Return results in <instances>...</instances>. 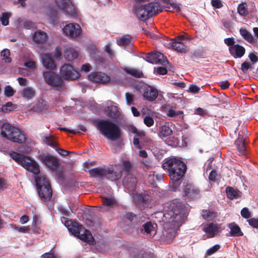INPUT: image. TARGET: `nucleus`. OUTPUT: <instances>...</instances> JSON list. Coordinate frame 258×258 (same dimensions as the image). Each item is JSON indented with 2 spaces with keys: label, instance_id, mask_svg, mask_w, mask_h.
Returning <instances> with one entry per match:
<instances>
[{
  "label": "nucleus",
  "instance_id": "nucleus-45",
  "mask_svg": "<svg viewBox=\"0 0 258 258\" xmlns=\"http://www.w3.org/2000/svg\"><path fill=\"white\" fill-rule=\"evenodd\" d=\"M226 193L227 197L231 200L236 198L238 196L237 191L230 186H228L226 188Z\"/></svg>",
  "mask_w": 258,
  "mask_h": 258
},
{
  "label": "nucleus",
  "instance_id": "nucleus-35",
  "mask_svg": "<svg viewBox=\"0 0 258 258\" xmlns=\"http://www.w3.org/2000/svg\"><path fill=\"white\" fill-rule=\"evenodd\" d=\"M78 53L74 49L67 48L64 51V57L67 61H72L78 57Z\"/></svg>",
  "mask_w": 258,
  "mask_h": 258
},
{
  "label": "nucleus",
  "instance_id": "nucleus-64",
  "mask_svg": "<svg viewBox=\"0 0 258 258\" xmlns=\"http://www.w3.org/2000/svg\"><path fill=\"white\" fill-rule=\"evenodd\" d=\"M248 58L253 64L258 62V56L254 53H250L248 55Z\"/></svg>",
  "mask_w": 258,
  "mask_h": 258
},
{
  "label": "nucleus",
  "instance_id": "nucleus-40",
  "mask_svg": "<svg viewBox=\"0 0 258 258\" xmlns=\"http://www.w3.org/2000/svg\"><path fill=\"white\" fill-rule=\"evenodd\" d=\"M43 141L47 145L54 148L57 146L55 138L52 136H45L43 137Z\"/></svg>",
  "mask_w": 258,
  "mask_h": 258
},
{
  "label": "nucleus",
  "instance_id": "nucleus-26",
  "mask_svg": "<svg viewBox=\"0 0 258 258\" xmlns=\"http://www.w3.org/2000/svg\"><path fill=\"white\" fill-rule=\"evenodd\" d=\"M121 172L114 171L112 168H105V174L104 177L111 180L116 181L118 180L121 177Z\"/></svg>",
  "mask_w": 258,
  "mask_h": 258
},
{
  "label": "nucleus",
  "instance_id": "nucleus-3",
  "mask_svg": "<svg viewBox=\"0 0 258 258\" xmlns=\"http://www.w3.org/2000/svg\"><path fill=\"white\" fill-rule=\"evenodd\" d=\"M163 11V7L158 2H152L144 5H135L133 13L140 20L144 21Z\"/></svg>",
  "mask_w": 258,
  "mask_h": 258
},
{
  "label": "nucleus",
  "instance_id": "nucleus-19",
  "mask_svg": "<svg viewBox=\"0 0 258 258\" xmlns=\"http://www.w3.org/2000/svg\"><path fill=\"white\" fill-rule=\"evenodd\" d=\"M167 45L168 47L178 52L186 53L189 50L186 46L177 38L171 39Z\"/></svg>",
  "mask_w": 258,
  "mask_h": 258
},
{
  "label": "nucleus",
  "instance_id": "nucleus-32",
  "mask_svg": "<svg viewBox=\"0 0 258 258\" xmlns=\"http://www.w3.org/2000/svg\"><path fill=\"white\" fill-rule=\"evenodd\" d=\"M172 133V130L169 125V123H166L160 127L159 136L163 138L170 136Z\"/></svg>",
  "mask_w": 258,
  "mask_h": 258
},
{
  "label": "nucleus",
  "instance_id": "nucleus-61",
  "mask_svg": "<svg viewBox=\"0 0 258 258\" xmlns=\"http://www.w3.org/2000/svg\"><path fill=\"white\" fill-rule=\"evenodd\" d=\"M249 224L253 228H258V219L250 218L247 220Z\"/></svg>",
  "mask_w": 258,
  "mask_h": 258
},
{
  "label": "nucleus",
  "instance_id": "nucleus-31",
  "mask_svg": "<svg viewBox=\"0 0 258 258\" xmlns=\"http://www.w3.org/2000/svg\"><path fill=\"white\" fill-rule=\"evenodd\" d=\"M228 227L230 229L229 235L230 236H241L243 235L240 227L235 223H231L228 225Z\"/></svg>",
  "mask_w": 258,
  "mask_h": 258
},
{
  "label": "nucleus",
  "instance_id": "nucleus-5",
  "mask_svg": "<svg viewBox=\"0 0 258 258\" xmlns=\"http://www.w3.org/2000/svg\"><path fill=\"white\" fill-rule=\"evenodd\" d=\"M35 185L38 195L43 202L50 201L52 196V189L48 179L44 175L34 177Z\"/></svg>",
  "mask_w": 258,
  "mask_h": 258
},
{
  "label": "nucleus",
  "instance_id": "nucleus-17",
  "mask_svg": "<svg viewBox=\"0 0 258 258\" xmlns=\"http://www.w3.org/2000/svg\"><path fill=\"white\" fill-rule=\"evenodd\" d=\"M247 131L246 129H243L242 131V134H244L243 135H241L240 132H239L238 137L235 142L237 149L241 154H244L246 151L245 143L247 136L245 133Z\"/></svg>",
  "mask_w": 258,
  "mask_h": 258
},
{
  "label": "nucleus",
  "instance_id": "nucleus-21",
  "mask_svg": "<svg viewBox=\"0 0 258 258\" xmlns=\"http://www.w3.org/2000/svg\"><path fill=\"white\" fill-rule=\"evenodd\" d=\"M133 258H156L154 254L144 249L134 248L131 252Z\"/></svg>",
  "mask_w": 258,
  "mask_h": 258
},
{
  "label": "nucleus",
  "instance_id": "nucleus-39",
  "mask_svg": "<svg viewBox=\"0 0 258 258\" xmlns=\"http://www.w3.org/2000/svg\"><path fill=\"white\" fill-rule=\"evenodd\" d=\"M237 13L241 16H246L249 14L246 3H242L237 7Z\"/></svg>",
  "mask_w": 258,
  "mask_h": 258
},
{
  "label": "nucleus",
  "instance_id": "nucleus-47",
  "mask_svg": "<svg viewBox=\"0 0 258 258\" xmlns=\"http://www.w3.org/2000/svg\"><path fill=\"white\" fill-rule=\"evenodd\" d=\"M10 51L8 49H4L1 51V56L5 62H10L12 61L10 57Z\"/></svg>",
  "mask_w": 258,
  "mask_h": 258
},
{
  "label": "nucleus",
  "instance_id": "nucleus-48",
  "mask_svg": "<svg viewBox=\"0 0 258 258\" xmlns=\"http://www.w3.org/2000/svg\"><path fill=\"white\" fill-rule=\"evenodd\" d=\"M220 248V246L219 244H216L212 247L208 249L205 254V256H208L211 255L217 252Z\"/></svg>",
  "mask_w": 258,
  "mask_h": 258
},
{
  "label": "nucleus",
  "instance_id": "nucleus-59",
  "mask_svg": "<svg viewBox=\"0 0 258 258\" xmlns=\"http://www.w3.org/2000/svg\"><path fill=\"white\" fill-rule=\"evenodd\" d=\"M204 53L202 50H197L195 51L192 54L191 57L194 59V58H200L204 56Z\"/></svg>",
  "mask_w": 258,
  "mask_h": 258
},
{
  "label": "nucleus",
  "instance_id": "nucleus-18",
  "mask_svg": "<svg viewBox=\"0 0 258 258\" xmlns=\"http://www.w3.org/2000/svg\"><path fill=\"white\" fill-rule=\"evenodd\" d=\"M88 79L91 82L104 84L109 81L110 78L106 74L101 72L92 73L88 76Z\"/></svg>",
  "mask_w": 258,
  "mask_h": 258
},
{
  "label": "nucleus",
  "instance_id": "nucleus-14",
  "mask_svg": "<svg viewBox=\"0 0 258 258\" xmlns=\"http://www.w3.org/2000/svg\"><path fill=\"white\" fill-rule=\"evenodd\" d=\"M64 34L72 38H76L80 35L82 29L77 23H70L66 25L62 29Z\"/></svg>",
  "mask_w": 258,
  "mask_h": 258
},
{
  "label": "nucleus",
  "instance_id": "nucleus-41",
  "mask_svg": "<svg viewBox=\"0 0 258 258\" xmlns=\"http://www.w3.org/2000/svg\"><path fill=\"white\" fill-rule=\"evenodd\" d=\"M202 216L204 219L206 220H210L216 216V214L212 210H203Z\"/></svg>",
  "mask_w": 258,
  "mask_h": 258
},
{
  "label": "nucleus",
  "instance_id": "nucleus-55",
  "mask_svg": "<svg viewBox=\"0 0 258 258\" xmlns=\"http://www.w3.org/2000/svg\"><path fill=\"white\" fill-rule=\"evenodd\" d=\"M39 173H40L39 166L38 163L33 159V174L36 175V176L35 177H36L37 176L42 175V174H39Z\"/></svg>",
  "mask_w": 258,
  "mask_h": 258
},
{
  "label": "nucleus",
  "instance_id": "nucleus-52",
  "mask_svg": "<svg viewBox=\"0 0 258 258\" xmlns=\"http://www.w3.org/2000/svg\"><path fill=\"white\" fill-rule=\"evenodd\" d=\"M253 67L249 62L245 61L241 64V70L243 73H246L248 70H252Z\"/></svg>",
  "mask_w": 258,
  "mask_h": 258
},
{
  "label": "nucleus",
  "instance_id": "nucleus-44",
  "mask_svg": "<svg viewBox=\"0 0 258 258\" xmlns=\"http://www.w3.org/2000/svg\"><path fill=\"white\" fill-rule=\"evenodd\" d=\"M48 105L46 101L41 99L39 100L35 107L36 110H39L40 111H45L48 109Z\"/></svg>",
  "mask_w": 258,
  "mask_h": 258
},
{
  "label": "nucleus",
  "instance_id": "nucleus-9",
  "mask_svg": "<svg viewBox=\"0 0 258 258\" xmlns=\"http://www.w3.org/2000/svg\"><path fill=\"white\" fill-rule=\"evenodd\" d=\"M59 75L65 80H76L79 78L80 75L72 66L65 63L59 69Z\"/></svg>",
  "mask_w": 258,
  "mask_h": 258
},
{
  "label": "nucleus",
  "instance_id": "nucleus-8",
  "mask_svg": "<svg viewBox=\"0 0 258 258\" xmlns=\"http://www.w3.org/2000/svg\"><path fill=\"white\" fill-rule=\"evenodd\" d=\"M9 155L11 158L27 170L32 172V159L30 157L14 151L10 152Z\"/></svg>",
  "mask_w": 258,
  "mask_h": 258
},
{
  "label": "nucleus",
  "instance_id": "nucleus-58",
  "mask_svg": "<svg viewBox=\"0 0 258 258\" xmlns=\"http://www.w3.org/2000/svg\"><path fill=\"white\" fill-rule=\"evenodd\" d=\"M241 216L245 219H248L250 216V213L247 208H243L241 211Z\"/></svg>",
  "mask_w": 258,
  "mask_h": 258
},
{
  "label": "nucleus",
  "instance_id": "nucleus-36",
  "mask_svg": "<svg viewBox=\"0 0 258 258\" xmlns=\"http://www.w3.org/2000/svg\"><path fill=\"white\" fill-rule=\"evenodd\" d=\"M239 33L242 38L249 43H253L255 42L253 36L247 29L240 28L239 30Z\"/></svg>",
  "mask_w": 258,
  "mask_h": 258
},
{
  "label": "nucleus",
  "instance_id": "nucleus-10",
  "mask_svg": "<svg viewBox=\"0 0 258 258\" xmlns=\"http://www.w3.org/2000/svg\"><path fill=\"white\" fill-rule=\"evenodd\" d=\"M39 159L52 172L57 173L60 164L57 158L49 154H42L39 156Z\"/></svg>",
  "mask_w": 258,
  "mask_h": 258
},
{
  "label": "nucleus",
  "instance_id": "nucleus-43",
  "mask_svg": "<svg viewBox=\"0 0 258 258\" xmlns=\"http://www.w3.org/2000/svg\"><path fill=\"white\" fill-rule=\"evenodd\" d=\"M123 170L125 172L126 175L132 174V166L131 162L128 161H123L122 162Z\"/></svg>",
  "mask_w": 258,
  "mask_h": 258
},
{
  "label": "nucleus",
  "instance_id": "nucleus-24",
  "mask_svg": "<svg viewBox=\"0 0 258 258\" xmlns=\"http://www.w3.org/2000/svg\"><path fill=\"white\" fill-rule=\"evenodd\" d=\"M230 53L234 58H240L244 54L245 49L244 47L236 44L229 48Z\"/></svg>",
  "mask_w": 258,
  "mask_h": 258
},
{
  "label": "nucleus",
  "instance_id": "nucleus-37",
  "mask_svg": "<svg viewBox=\"0 0 258 258\" xmlns=\"http://www.w3.org/2000/svg\"><path fill=\"white\" fill-rule=\"evenodd\" d=\"M123 70L127 74L131 75L132 76L137 78H140L143 77L144 75L142 71L132 68H124Z\"/></svg>",
  "mask_w": 258,
  "mask_h": 258
},
{
  "label": "nucleus",
  "instance_id": "nucleus-28",
  "mask_svg": "<svg viewBox=\"0 0 258 258\" xmlns=\"http://www.w3.org/2000/svg\"><path fill=\"white\" fill-rule=\"evenodd\" d=\"M116 204L115 200L113 198H103L102 205L99 208L102 211H106L109 210Z\"/></svg>",
  "mask_w": 258,
  "mask_h": 258
},
{
  "label": "nucleus",
  "instance_id": "nucleus-4",
  "mask_svg": "<svg viewBox=\"0 0 258 258\" xmlns=\"http://www.w3.org/2000/svg\"><path fill=\"white\" fill-rule=\"evenodd\" d=\"M95 126L103 136L111 141L116 140L121 136L119 127L110 119L99 120Z\"/></svg>",
  "mask_w": 258,
  "mask_h": 258
},
{
  "label": "nucleus",
  "instance_id": "nucleus-33",
  "mask_svg": "<svg viewBox=\"0 0 258 258\" xmlns=\"http://www.w3.org/2000/svg\"><path fill=\"white\" fill-rule=\"evenodd\" d=\"M132 37L128 35H124L116 39L117 44L120 46H126L131 44Z\"/></svg>",
  "mask_w": 258,
  "mask_h": 258
},
{
  "label": "nucleus",
  "instance_id": "nucleus-51",
  "mask_svg": "<svg viewBox=\"0 0 258 258\" xmlns=\"http://www.w3.org/2000/svg\"><path fill=\"white\" fill-rule=\"evenodd\" d=\"M126 103L128 105H134V95L127 92L125 94Z\"/></svg>",
  "mask_w": 258,
  "mask_h": 258
},
{
  "label": "nucleus",
  "instance_id": "nucleus-30",
  "mask_svg": "<svg viewBox=\"0 0 258 258\" xmlns=\"http://www.w3.org/2000/svg\"><path fill=\"white\" fill-rule=\"evenodd\" d=\"M90 177L92 178H100L104 177L105 168L96 167L88 170Z\"/></svg>",
  "mask_w": 258,
  "mask_h": 258
},
{
  "label": "nucleus",
  "instance_id": "nucleus-11",
  "mask_svg": "<svg viewBox=\"0 0 258 258\" xmlns=\"http://www.w3.org/2000/svg\"><path fill=\"white\" fill-rule=\"evenodd\" d=\"M57 6L66 15L75 17L76 11L70 0H55Z\"/></svg>",
  "mask_w": 258,
  "mask_h": 258
},
{
  "label": "nucleus",
  "instance_id": "nucleus-2",
  "mask_svg": "<svg viewBox=\"0 0 258 258\" xmlns=\"http://www.w3.org/2000/svg\"><path fill=\"white\" fill-rule=\"evenodd\" d=\"M188 206L178 199L173 200L165 204L164 217L169 222L182 224L188 215Z\"/></svg>",
  "mask_w": 258,
  "mask_h": 258
},
{
  "label": "nucleus",
  "instance_id": "nucleus-56",
  "mask_svg": "<svg viewBox=\"0 0 258 258\" xmlns=\"http://www.w3.org/2000/svg\"><path fill=\"white\" fill-rule=\"evenodd\" d=\"M14 92L13 89L10 86H7L5 88V95L7 97L12 96Z\"/></svg>",
  "mask_w": 258,
  "mask_h": 258
},
{
  "label": "nucleus",
  "instance_id": "nucleus-22",
  "mask_svg": "<svg viewBox=\"0 0 258 258\" xmlns=\"http://www.w3.org/2000/svg\"><path fill=\"white\" fill-rule=\"evenodd\" d=\"M122 183L125 188L128 189L130 191H134L137 184V180L133 174H129L125 175Z\"/></svg>",
  "mask_w": 258,
  "mask_h": 258
},
{
  "label": "nucleus",
  "instance_id": "nucleus-13",
  "mask_svg": "<svg viewBox=\"0 0 258 258\" xmlns=\"http://www.w3.org/2000/svg\"><path fill=\"white\" fill-rule=\"evenodd\" d=\"M141 90L143 92L144 98L149 101H154L158 96L157 90L147 84L142 85Z\"/></svg>",
  "mask_w": 258,
  "mask_h": 258
},
{
  "label": "nucleus",
  "instance_id": "nucleus-15",
  "mask_svg": "<svg viewBox=\"0 0 258 258\" xmlns=\"http://www.w3.org/2000/svg\"><path fill=\"white\" fill-rule=\"evenodd\" d=\"M145 59L146 61L153 64L161 63L165 65L166 63H168V61L166 57L159 52L155 53L150 52L146 55Z\"/></svg>",
  "mask_w": 258,
  "mask_h": 258
},
{
  "label": "nucleus",
  "instance_id": "nucleus-7",
  "mask_svg": "<svg viewBox=\"0 0 258 258\" xmlns=\"http://www.w3.org/2000/svg\"><path fill=\"white\" fill-rule=\"evenodd\" d=\"M43 77L48 85L57 90H60L63 86V81L61 76L52 72H44Z\"/></svg>",
  "mask_w": 258,
  "mask_h": 258
},
{
  "label": "nucleus",
  "instance_id": "nucleus-12",
  "mask_svg": "<svg viewBox=\"0 0 258 258\" xmlns=\"http://www.w3.org/2000/svg\"><path fill=\"white\" fill-rule=\"evenodd\" d=\"M183 196L188 201L195 200L200 197V191L191 184H187L183 189Z\"/></svg>",
  "mask_w": 258,
  "mask_h": 258
},
{
  "label": "nucleus",
  "instance_id": "nucleus-62",
  "mask_svg": "<svg viewBox=\"0 0 258 258\" xmlns=\"http://www.w3.org/2000/svg\"><path fill=\"white\" fill-rule=\"evenodd\" d=\"M56 257L53 251L51 249L48 252H46L43 254L41 258H55Z\"/></svg>",
  "mask_w": 258,
  "mask_h": 258
},
{
  "label": "nucleus",
  "instance_id": "nucleus-20",
  "mask_svg": "<svg viewBox=\"0 0 258 258\" xmlns=\"http://www.w3.org/2000/svg\"><path fill=\"white\" fill-rule=\"evenodd\" d=\"M133 197L135 203L144 207H147L151 201V197L148 195L143 194H133Z\"/></svg>",
  "mask_w": 258,
  "mask_h": 258
},
{
  "label": "nucleus",
  "instance_id": "nucleus-60",
  "mask_svg": "<svg viewBox=\"0 0 258 258\" xmlns=\"http://www.w3.org/2000/svg\"><path fill=\"white\" fill-rule=\"evenodd\" d=\"M104 50L108 53V55L111 58L114 56V53L109 44H108L105 46Z\"/></svg>",
  "mask_w": 258,
  "mask_h": 258
},
{
  "label": "nucleus",
  "instance_id": "nucleus-34",
  "mask_svg": "<svg viewBox=\"0 0 258 258\" xmlns=\"http://www.w3.org/2000/svg\"><path fill=\"white\" fill-rule=\"evenodd\" d=\"M41 221L40 217L38 215L33 216V233L41 234L43 230L41 229Z\"/></svg>",
  "mask_w": 258,
  "mask_h": 258
},
{
  "label": "nucleus",
  "instance_id": "nucleus-53",
  "mask_svg": "<svg viewBox=\"0 0 258 258\" xmlns=\"http://www.w3.org/2000/svg\"><path fill=\"white\" fill-rule=\"evenodd\" d=\"M128 130L131 132L132 133H134V134H137V135L139 137H143L145 136V134L144 132H139L138 131V130L137 128L134 125H131L129 127H128Z\"/></svg>",
  "mask_w": 258,
  "mask_h": 258
},
{
  "label": "nucleus",
  "instance_id": "nucleus-54",
  "mask_svg": "<svg viewBox=\"0 0 258 258\" xmlns=\"http://www.w3.org/2000/svg\"><path fill=\"white\" fill-rule=\"evenodd\" d=\"M144 122L148 127H150L154 124V121L152 117L146 116L144 118Z\"/></svg>",
  "mask_w": 258,
  "mask_h": 258
},
{
  "label": "nucleus",
  "instance_id": "nucleus-1",
  "mask_svg": "<svg viewBox=\"0 0 258 258\" xmlns=\"http://www.w3.org/2000/svg\"><path fill=\"white\" fill-rule=\"evenodd\" d=\"M162 168L170 177V190H179L182 179L187 170L186 164L180 158L170 157L164 159Z\"/></svg>",
  "mask_w": 258,
  "mask_h": 258
},
{
  "label": "nucleus",
  "instance_id": "nucleus-16",
  "mask_svg": "<svg viewBox=\"0 0 258 258\" xmlns=\"http://www.w3.org/2000/svg\"><path fill=\"white\" fill-rule=\"evenodd\" d=\"M16 128L8 122H4L1 126V135L2 137L11 141L14 134L17 133H16Z\"/></svg>",
  "mask_w": 258,
  "mask_h": 258
},
{
  "label": "nucleus",
  "instance_id": "nucleus-6",
  "mask_svg": "<svg viewBox=\"0 0 258 258\" xmlns=\"http://www.w3.org/2000/svg\"><path fill=\"white\" fill-rule=\"evenodd\" d=\"M70 225H68L69 230L75 236L90 245H95L96 241L91 232L85 229L78 222L70 221Z\"/></svg>",
  "mask_w": 258,
  "mask_h": 258
},
{
  "label": "nucleus",
  "instance_id": "nucleus-29",
  "mask_svg": "<svg viewBox=\"0 0 258 258\" xmlns=\"http://www.w3.org/2000/svg\"><path fill=\"white\" fill-rule=\"evenodd\" d=\"M16 134H14L12 139V142L19 144L24 143L26 140V135L24 133L18 128L16 129Z\"/></svg>",
  "mask_w": 258,
  "mask_h": 258
},
{
  "label": "nucleus",
  "instance_id": "nucleus-57",
  "mask_svg": "<svg viewBox=\"0 0 258 258\" xmlns=\"http://www.w3.org/2000/svg\"><path fill=\"white\" fill-rule=\"evenodd\" d=\"M212 6L215 9L221 8L223 5L221 0H212Z\"/></svg>",
  "mask_w": 258,
  "mask_h": 258
},
{
  "label": "nucleus",
  "instance_id": "nucleus-50",
  "mask_svg": "<svg viewBox=\"0 0 258 258\" xmlns=\"http://www.w3.org/2000/svg\"><path fill=\"white\" fill-rule=\"evenodd\" d=\"M163 2L165 4H169L172 8L173 10H175L177 12H179L181 10L179 6L176 3L171 0H163Z\"/></svg>",
  "mask_w": 258,
  "mask_h": 258
},
{
  "label": "nucleus",
  "instance_id": "nucleus-27",
  "mask_svg": "<svg viewBox=\"0 0 258 258\" xmlns=\"http://www.w3.org/2000/svg\"><path fill=\"white\" fill-rule=\"evenodd\" d=\"M105 112L107 116L113 119L117 118L120 114L118 111V108L115 105L107 106L105 109Z\"/></svg>",
  "mask_w": 258,
  "mask_h": 258
},
{
  "label": "nucleus",
  "instance_id": "nucleus-49",
  "mask_svg": "<svg viewBox=\"0 0 258 258\" xmlns=\"http://www.w3.org/2000/svg\"><path fill=\"white\" fill-rule=\"evenodd\" d=\"M11 17V14L9 13H4L2 16L0 18L1 21L4 26H7L9 24V19Z\"/></svg>",
  "mask_w": 258,
  "mask_h": 258
},
{
  "label": "nucleus",
  "instance_id": "nucleus-46",
  "mask_svg": "<svg viewBox=\"0 0 258 258\" xmlns=\"http://www.w3.org/2000/svg\"><path fill=\"white\" fill-rule=\"evenodd\" d=\"M143 227L145 232H146L147 235L153 236V235H152L151 232L153 231L154 226L151 222H147L145 223L143 225Z\"/></svg>",
  "mask_w": 258,
  "mask_h": 258
},
{
  "label": "nucleus",
  "instance_id": "nucleus-63",
  "mask_svg": "<svg viewBox=\"0 0 258 258\" xmlns=\"http://www.w3.org/2000/svg\"><path fill=\"white\" fill-rule=\"evenodd\" d=\"M62 55L61 50L59 47H56L53 54V57L57 59H60Z\"/></svg>",
  "mask_w": 258,
  "mask_h": 258
},
{
  "label": "nucleus",
  "instance_id": "nucleus-42",
  "mask_svg": "<svg viewBox=\"0 0 258 258\" xmlns=\"http://www.w3.org/2000/svg\"><path fill=\"white\" fill-rule=\"evenodd\" d=\"M22 97L27 100H29L32 98V89L30 87L25 88L21 92Z\"/></svg>",
  "mask_w": 258,
  "mask_h": 258
},
{
  "label": "nucleus",
  "instance_id": "nucleus-25",
  "mask_svg": "<svg viewBox=\"0 0 258 258\" xmlns=\"http://www.w3.org/2000/svg\"><path fill=\"white\" fill-rule=\"evenodd\" d=\"M203 230L208 234V238H212L218 233L219 227L213 223H211L205 225Z\"/></svg>",
  "mask_w": 258,
  "mask_h": 258
},
{
  "label": "nucleus",
  "instance_id": "nucleus-23",
  "mask_svg": "<svg viewBox=\"0 0 258 258\" xmlns=\"http://www.w3.org/2000/svg\"><path fill=\"white\" fill-rule=\"evenodd\" d=\"M41 58L43 65L46 69L53 70L56 68V64L52 58L50 54H42Z\"/></svg>",
  "mask_w": 258,
  "mask_h": 258
},
{
  "label": "nucleus",
  "instance_id": "nucleus-38",
  "mask_svg": "<svg viewBox=\"0 0 258 258\" xmlns=\"http://www.w3.org/2000/svg\"><path fill=\"white\" fill-rule=\"evenodd\" d=\"M46 38V33L41 31L35 32L33 34V41L36 42L43 43Z\"/></svg>",
  "mask_w": 258,
  "mask_h": 258
}]
</instances>
